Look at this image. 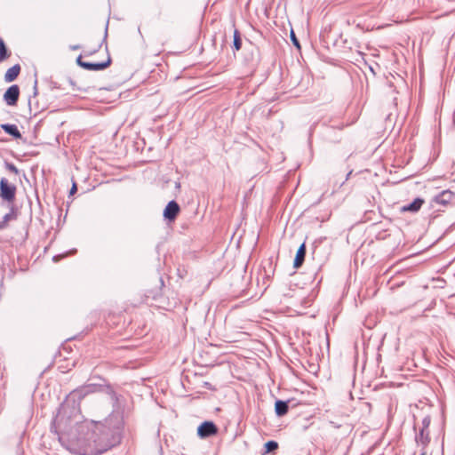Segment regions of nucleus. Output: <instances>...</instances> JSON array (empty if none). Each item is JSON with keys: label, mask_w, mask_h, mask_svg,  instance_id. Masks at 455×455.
Returning <instances> with one entry per match:
<instances>
[{"label": "nucleus", "mask_w": 455, "mask_h": 455, "mask_svg": "<svg viewBox=\"0 0 455 455\" xmlns=\"http://www.w3.org/2000/svg\"><path fill=\"white\" fill-rule=\"evenodd\" d=\"M76 428L68 433L70 450L78 455H100L110 447L108 435L102 431L100 422L76 421Z\"/></svg>", "instance_id": "obj_1"}, {"label": "nucleus", "mask_w": 455, "mask_h": 455, "mask_svg": "<svg viewBox=\"0 0 455 455\" xmlns=\"http://www.w3.org/2000/svg\"><path fill=\"white\" fill-rule=\"evenodd\" d=\"M16 195V187L9 184L5 178L0 180V196L7 202H13Z\"/></svg>", "instance_id": "obj_2"}, {"label": "nucleus", "mask_w": 455, "mask_h": 455, "mask_svg": "<svg viewBox=\"0 0 455 455\" xmlns=\"http://www.w3.org/2000/svg\"><path fill=\"white\" fill-rule=\"evenodd\" d=\"M76 63L79 67L86 69V70H103L106 68H108L111 64V58L108 56L106 61L99 62V63H92V62H87L84 61L82 59V56H78L76 59Z\"/></svg>", "instance_id": "obj_3"}, {"label": "nucleus", "mask_w": 455, "mask_h": 455, "mask_svg": "<svg viewBox=\"0 0 455 455\" xmlns=\"http://www.w3.org/2000/svg\"><path fill=\"white\" fill-rule=\"evenodd\" d=\"M100 387L97 384L84 385V386L73 390L69 395L71 397H77L78 400H81L87 395L97 392L98 390H100Z\"/></svg>", "instance_id": "obj_4"}, {"label": "nucleus", "mask_w": 455, "mask_h": 455, "mask_svg": "<svg viewBox=\"0 0 455 455\" xmlns=\"http://www.w3.org/2000/svg\"><path fill=\"white\" fill-rule=\"evenodd\" d=\"M218 428L216 425L212 421H205L202 423L197 428V434L199 436L205 438L216 435Z\"/></svg>", "instance_id": "obj_5"}, {"label": "nucleus", "mask_w": 455, "mask_h": 455, "mask_svg": "<svg viewBox=\"0 0 455 455\" xmlns=\"http://www.w3.org/2000/svg\"><path fill=\"white\" fill-rule=\"evenodd\" d=\"M20 96V88L17 84L10 86L4 94V100L9 106L17 104Z\"/></svg>", "instance_id": "obj_6"}, {"label": "nucleus", "mask_w": 455, "mask_h": 455, "mask_svg": "<svg viewBox=\"0 0 455 455\" xmlns=\"http://www.w3.org/2000/svg\"><path fill=\"white\" fill-rule=\"evenodd\" d=\"M180 211V209L179 204L175 201H171L168 203L164 211V216L169 220H173L176 219Z\"/></svg>", "instance_id": "obj_7"}, {"label": "nucleus", "mask_w": 455, "mask_h": 455, "mask_svg": "<svg viewBox=\"0 0 455 455\" xmlns=\"http://www.w3.org/2000/svg\"><path fill=\"white\" fill-rule=\"evenodd\" d=\"M454 198V194L451 190H443L434 197V202L442 205H448Z\"/></svg>", "instance_id": "obj_8"}, {"label": "nucleus", "mask_w": 455, "mask_h": 455, "mask_svg": "<svg viewBox=\"0 0 455 455\" xmlns=\"http://www.w3.org/2000/svg\"><path fill=\"white\" fill-rule=\"evenodd\" d=\"M415 441L418 444L427 447L430 443L429 429L420 428L419 433L416 435Z\"/></svg>", "instance_id": "obj_9"}, {"label": "nucleus", "mask_w": 455, "mask_h": 455, "mask_svg": "<svg viewBox=\"0 0 455 455\" xmlns=\"http://www.w3.org/2000/svg\"><path fill=\"white\" fill-rule=\"evenodd\" d=\"M423 204H424V200L423 199H421V198H415L413 200V202H411V204L403 205L401 208V212H418L420 210V208L423 205Z\"/></svg>", "instance_id": "obj_10"}, {"label": "nucleus", "mask_w": 455, "mask_h": 455, "mask_svg": "<svg viewBox=\"0 0 455 455\" xmlns=\"http://www.w3.org/2000/svg\"><path fill=\"white\" fill-rule=\"evenodd\" d=\"M20 66L19 64H15L12 68H8L4 74V81L6 83H11L14 81L20 73Z\"/></svg>", "instance_id": "obj_11"}, {"label": "nucleus", "mask_w": 455, "mask_h": 455, "mask_svg": "<svg viewBox=\"0 0 455 455\" xmlns=\"http://www.w3.org/2000/svg\"><path fill=\"white\" fill-rule=\"evenodd\" d=\"M305 256H306V244H305V243H303L299 247L296 256H295V259H294L293 267L295 268H299L302 266V264L305 260Z\"/></svg>", "instance_id": "obj_12"}, {"label": "nucleus", "mask_w": 455, "mask_h": 455, "mask_svg": "<svg viewBox=\"0 0 455 455\" xmlns=\"http://www.w3.org/2000/svg\"><path fill=\"white\" fill-rule=\"evenodd\" d=\"M1 128L8 134L12 135L15 139H21V133L19 131L17 125L10 124H1Z\"/></svg>", "instance_id": "obj_13"}, {"label": "nucleus", "mask_w": 455, "mask_h": 455, "mask_svg": "<svg viewBox=\"0 0 455 455\" xmlns=\"http://www.w3.org/2000/svg\"><path fill=\"white\" fill-rule=\"evenodd\" d=\"M288 402L277 400L275 403V411L277 416H284L288 412Z\"/></svg>", "instance_id": "obj_14"}, {"label": "nucleus", "mask_w": 455, "mask_h": 455, "mask_svg": "<svg viewBox=\"0 0 455 455\" xmlns=\"http://www.w3.org/2000/svg\"><path fill=\"white\" fill-rule=\"evenodd\" d=\"M234 48L235 51H239L242 47V39L240 32L237 29H235L234 31Z\"/></svg>", "instance_id": "obj_15"}, {"label": "nucleus", "mask_w": 455, "mask_h": 455, "mask_svg": "<svg viewBox=\"0 0 455 455\" xmlns=\"http://www.w3.org/2000/svg\"><path fill=\"white\" fill-rule=\"evenodd\" d=\"M10 53L7 51L5 44L2 38H0V61L9 58Z\"/></svg>", "instance_id": "obj_16"}, {"label": "nucleus", "mask_w": 455, "mask_h": 455, "mask_svg": "<svg viewBox=\"0 0 455 455\" xmlns=\"http://www.w3.org/2000/svg\"><path fill=\"white\" fill-rule=\"evenodd\" d=\"M278 448V443L275 441H268L265 443L266 452H271Z\"/></svg>", "instance_id": "obj_17"}, {"label": "nucleus", "mask_w": 455, "mask_h": 455, "mask_svg": "<svg viewBox=\"0 0 455 455\" xmlns=\"http://www.w3.org/2000/svg\"><path fill=\"white\" fill-rule=\"evenodd\" d=\"M5 168H6L9 172H12V173H14V174H16V175H18V174H19V170H18V168H17L13 164H12V163H8V162H6V163H5Z\"/></svg>", "instance_id": "obj_18"}, {"label": "nucleus", "mask_w": 455, "mask_h": 455, "mask_svg": "<svg viewBox=\"0 0 455 455\" xmlns=\"http://www.w3.org/2000/svg\"><path fill=\"white\" fill-rule=\"evenodd\" d=\"M430 423H431V418L430 416H426L423 418L422 419V427L421 428H425V429H429V426H430Z\"/></svg>", "instance_id": "obj_19"}, {"label": "nucleus", "mask_w": 455, "mask_h": 455, "mask_svg": "<svg viewBox=\"0 0 455 455\" xmlns=\"http://www.w3.org/2000/svg\"><path fill=\"white\" fill-rule=\"evenodd\" d=\"M14 218H15V217H14V215H13V213H12V212L7 213V214H5V215L4 216L2 222H4V224H5V228H6V227H7V223H8V221H10L11 220H12V219H14Z\"/></svg>", "instance_id": "obj_20"}, {"label": "nucleus", "mask_w": 455, "mask_h": 455, "mask_svg": "<svg viewBox=\"0 0 455 455\" xmlns=\"http://www.w3.org/2000/svg\"><path fill=\"white\" fill-rule=\"evenodd\" d=\"M291 40H292V42H293L294 45H295V46H297L298 48H299V41H298V39L296 38V36H295V35H294L293 31H291Z\"/></svg>", "instance_id": "obj_21"}, {"label": "nucleus", "mask_w": 455, "mask_h": 455, "mask_svg": "<svg viewBox=\"0 0 455 455\" xmlns=\"http://www.w3.org/2000/svg\"><path fill=\"white\" fill-rule=\"evenodd\" d=\"M76 190H77L76 183L74 181L73 185H72V188H71V189L69 191V195L70 196L74 195L76 192Z\"/></svg>", "instance_id": "obj_22"}, {"label": "nucleus", "mask_w": 455, "mask_h": 455, "mask_svg": "<svg viewBox=\"0 0 455 455\" xmlns=\"http://www.w3.org/2000/svg\"><path fill=\"white\" fill-rule=\"evenodd\" d=\"M56 421H57L59 427H61V425L63 424V418H62L61 414L58 415Z\"/></svg>", "instance_id": "obj_23"}, {"label": "nucleus", "mask_w": 455, "mask_h": 455, "mask_svg": "<svg viewBox=\"0 0 455 455\" xmlns=\"http://www.w3.org/2000/svg\"><path fill=\"white\" fill-rule=\"evenodd\" d=\"M70 49L73 50V51L78 50V49H80V45H78V44L77 45H71Z\"/></svg>", "instance_id": "obj_24"}, {"label": "nucleus", "mask_w": 455, "mask_h": 455, "mask_svg": "<svg viewBox=\"0 0 455 455\" xmlns=\"http://www.w3.org/2000/svg\"><path fill=\"white\" fill-rule=\"evenodd\" d=\"M4 228H5V224H4V222L0 221V229H4Z\"/></svg>", "instance_id": "obj_25"}, {"label": "nucleus", "mask_w": 455, "mask_h": 455, "mask_svg": "<svg viewBox=\"0 0 455 455\" xmlns=\"http://www.w3.org/2000/svg\"><path fill=\"white\" fill-rule=\"evenodd\" d=\"M420 455H426V453H425V452H423V453H422V454H420Z\"/></svg>", "instance_id": "obj_26"}]
</instances>
